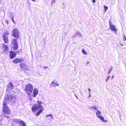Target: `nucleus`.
Wrapping results in <instances>:
<instances>
[{
    "instance_id": "8",
    "label": "nucleus",
    "mask_w": 126,
    "mask_h": 126,
    "mask_svg": "<svg viewBox=\"0 0 126 126\" xmlns=\"http://www.w3.org/2000/svg\"><path fill=\"white\" fill-rule=\"evenodd\" d=\"M109 23L110 27L111 30L115 32H117V29L116 28L115 26L112 24V23H111V21L110 20H109Z\"/></svg>"
},
{
    "instance_id": "29",
    "label": "nucleus",
    "mask_w": 126,
    "mask_h": 126,
    "mask_svg": "<svg viewBox=\"0 0 126 126\" xmlns=\"http://www.w3.org/2000/svg\"><path fill=\"white\" fill-rule=\"evenodd\" d=\"M113 77V76H112L111 78V79H112Z\"/></svg>"
},
{
    "instance_id": "11",
    "label": "nucleus",
    "mask_w": 126,
    "mask_h": 126,
    "mask_svg": "<svg viewBox=\"0 0 126 126\" xmlns=\"http://www.w3.org/2000/svg\"><path fill=\"white\" fill-rule=\"evenodd\" d=\"M24 61V59L16 58L13 61V62L14 63H17L19 62H21Z\"/></svg>"
},
{
    "instance_id": "9",
    "label": "nucleus",
    "mask_w": 126,
    "mask_h": 126,
    "mask_svg": "<svg viewBox=\"0 0 126 126\" xmlns=\"http://www.w3.org/2000/svg\"><path fill=\"white\" fill-rule=\"evenodd\" d=\"M2 49L4 53H6L9 50V48L7 45L4 44H2Z\"/></svg>"
},
{
    "instance_id": "32",
    "label": "nucleus",
    "mask_w": 126,
    "mask_h": 126,
    "mask_svg": "<svg viewBox=\"0 0 126 126\" xmlns=\"http://www.w3.org/2000/svg\"><path fill=\"white\" fill-rule=\"evenodd\" d=\"M76 98H77L78 99V97L77 96H76Z\"/></svg>"
},
{
    "instance_id": "26",
    "label": "nucleus",
    "mask_w": 126,
    "mask_h": 126,
    "mask_svg": "<svg viewBox=\"0 0 126 126\" xmlns=\"http://www.w3.org/2000/svg\"><path fill=\"white\" fill-rule=\"evenodd\" d=\"M88 90L89 91V94L90 93V91H91V89L90 88H89V89H88Z\"/></svg>"
},
{
    "instance_id": "12",
    "label": "nucleus",
    "mask_w": 126,
    "mask_h": 126,
    "mask_svg": "<svg viewBox=\"0 0 126 126\" xmlns=\"http://www.w3.org/2000/svg\"><path fill=\"white\" fill-rule=\"evenodd\" d=\"M15 122L17 123H18L20 125H21V126H26V124L23 121L21 120H16L15 121Z\"/></svg>"
},
{
    "instance_id": "30",
    "label": "nucleus",
    "mask_w": 126,
    "mask_h": 126,
    "mask_svg": "<svg viewBox=\"0 0 126 126\" xmlns=\"http://www.w3.org/2000/svg\"><path fill=\"white\" fill-rule=\"evenodd\" d=\"M6 22L7 23H8V21H7V20L6 21Z\"/></svg>"
},
{
    "instance_id": "27",
    "label": "nucleus",
    "mask_w": 126,
    "mask_h": 126,
    "mask_svg": "<svg viewBox=\"0 0 126 126\" xmlns=\"http://www.w3.org/2000/svg\"><path fill=\"white\" fill-rule=\"evenodd\" d=\"M43 68H48V67L47 66H45Z\"/></svg>"
},
{
    "instance_id": "1",
    "label": "nucleus",
    "mask_w": 126,
    "mask_h": 126,
    "mask_svg": "<svg viewBox=\"0 0 126 126\" xmlns=\"http://www.w3.org/2000/svg\"><path fill=\"white\" fill-rule=\"evenodd\" d=\"M16 92L12 91L9 92L8 94V98L5 99L3 101L2 111L4 114L7 115L11 114V111L7 105L9 103L15 102L16 96L15 95Z\"/></svg>"
},
{
    "instance_id": "13",
    "label": "nucleus",
    "mask_w": 126,
    "mask_h": 126,
    "mask_svg": "<svg viewBox=\"0 0 126 126\" xmlns=\"http://www.w3.org/2000/svg\"><path fill=\"white\" fill-rule=\"evenodd\" d=\"M10 56L11 59H13L16 56V53L15 52L11 51H10Z\"/></svg>"
},
{
    "instance_id": "33",
    "label": "nucleus",
    "mask_w": 126,
    "mask_h": 126,
    "mask_svg": "<svg viewBox=\"0 0 126 126\" xmlns=\"http://www.w3.org/2000/svg\"><path fill=\"white\" fill-rule=\"evenodd\" d=\"M94 109H96V107L95 108H94Z\"/></svg>"
},
{
    "instance_id": "7",
    "label": "nucleus",
    "mask_w": 126,
    "mask_h": 126,
    "mask_svg": "<svg viewBox=\"0 0 126 126\" xmlns=\"http://www.w3.org/2000/svg\"><path fill=\"white\" fill-rule=\"evenodd\" d=\"M14 87V85L13 83L12 82H10L7 85L6 91L8 92L10 91L13 90Z\"/></svg>"
},
{
    "instance_id": "4",
    "label": "nucleus",
    "mask_w": 126,
    "mask_h": 126,
    "mask_svg": "<svg viewBox=\"0 0 126 126\" xmlns=\"http://www.w3.org/2000/svg\"><path fill=\"white\" fill-rule=\"evenodd\" d=\"M10 34V33L8 31H6L3 33L2 36V39L5 44H7L9 42V37L8 35Z\"/></svg>"
},
{
    "instance_id": "16",
    "label": "nucleus",
    "mask_w": 126,
    "mask_h": 126,
    "mask_svg": "<svg viewBox=\"0 0 126 126\" xmlns=\"http://www.w3.org/2000/svg\"><path fill=\"white\" fill-rule=\"evenodd\" d=\"M96 114L97 116V117L98 118H99L100 116H101V112L99 111L98 110L96 112Z\"/></svg>"
},
{
    "instance_id": "2",
    "label": "nucleus",
    "mask_w": 126,
    "mask_h": 126,
    "mask_svg": "<svg viewBox=\"0 0 126 126\" xmlns=\"http://www.w3.org/2000/svg\"><path fill=\"white\" fill-rule=\"evenodd\" d=\"M37 102L38 105L34 104V106L32 108V110L33 112H35L37 110L39 109L38 112H36L35 115H38L41 113L44 110V109L42 106L41 105L42 104V102L38 100Z\"/></svg>"
},
{
    "instance_id": "10",
    "label": "nucleus",
    "mask_w": 126,
    "mask_h": 126,
    "mask_svg": "<svg viewBox=\"0 0 126 126\" xmlns=\"http://www.w3.org/2000/svg\"><path fill=\"white\" fill-rule=\"evenodd\" d=\"M19 65L22 70H27V66L25 63H20Z\"/></svg>"
},
{
    "instance_id": "20",
    "label": "nucleus",
    "mask_w": 126,
    "mask_h": 126,
    "mask_svg": "<svg viewBox=\"0 0 126 126\" xmlns=\"http://www.w3.org/2000/svg\"><path fill=\"white\" fill-rule=\"evenodd\" d=\"M104 9L105 10V11L106 12V10H107V9L108 8V7L106 6L105 5H104Z\"/></svg>"
},
{
    "instance_id": "5",
    "label": "nucleus",
    "mask_w": 126,
    "mask_h": 126,
    "mask_svg": "<svg viewBox=\"0 0 126 126\" xmlns=\"http://www.w3.org/2000/svg\"><path fill=\"white\" fill-rule=\"evenodd\" d=\"M12 35L14 37L18 39L19 37L20 32L19 30L16 28H15L12 30Z\"/></svg>"
},
{
    "instance_id": "31",
    "label": "nucleus",
    "mask_w": 126,
    "mask_h": 126,
    "mask_svg": "<svg viewBox=\"0 0 126 126\" xmlns=\"http://www.w3.org/2000/svg\"><path fill=\"white\" fill-rule=\"evenodd\" d=\"M91 97V95L89 94V97Z\"/></svg>"
},
{
    "instance_id": "3",
    "label": "nucleus",
    "mask_w": 126,
    "mask_h": 126,
    "mask_svg": "<svg viewBox=\"0 0 126 126\" xmlns=\"http://www.w3.org/2000/svg\"><path fill=\"white\" fill-rule=\"evenodd\" d=\"M33 89L32 85L30 83H28L26 85L24 90L27 95H30L32 93Z\"/></svg>"
},
{
    "instance_id": "21",
    "label": "nucleus",
    "mask_w": 126,
    "mask_h": 126,
    "mask_svg": "<svg viewBox=\"0 0 126 126\" xmlns=\"http://www.w3.org/2000/svg\"><path fill=\"white\" fill-rule=\"evenodd\" d=\"M123 38L124 41H125L126 40V37L124 35H123Z\"/></svg>"
},
{
    "instance_id": "17",
    "label": "nucleus",
    "mask_w": 126,
    "mask_h": 126,
    "mask_svg": "<svg viewBox=\"0 0 126 126\" xmlns=\"http://www.w3.org/2000/svg\"><path fill=\"white\" fill-rule=\"evenodd\" d=\"M98 118L100 119L103 122H107V120H105L104 118L102 116H101Z\"/></svg>"
},
{
    "instance_id": "22",
    "label": "nucleus",
    "mask_w": 126,
    "mask_h": 126,
    "mask_svg": "<svg viewBox=\"0 0 126 126\" xmlns=\"http://www.w3.org/2000/svg\"><path fill=\"white\" fill-rule=\"evenodd\" d=\"M48 116H50L51 117H52V114H50L48 115H47L46 116V117H47Z\"/></svg>"
},
{
    "instance_id": "23",
    "label": "nucleus",
    "mask_w": 126,
    "mask_h": 126,
    "mask_svg": "<svg viewBox=\"0 0 126 126\" xmlns=\"http://www.w3.org/2000/svg\"><path fill=\"white\" fill-rule=\"evenodd\" d=\"M110 76H108V77H107V80H106L107 81L110 78Z\"/></svg>"
},
{
    "instance_id": "25",
    "label": "nucleus",
    "mask_w": 126,
    "mask_h": 126,
    "mask_svg": "<svg viewBox=\"0 0 126 126\" xmlns=\"http://www.w3.org/2000/svg\"><path fill=\"white\" fill-rule=\"evenodd\" d=\"M20 51H16V53H17V54H18L21 51V50H20Z\"/></svg>"
},
{
    "instance_id": "14",
    "label": "nucleus",
    "mask_w": 126,
    "mask_h": 126,
    "mask_svg": "<svg viewBox=\"0 0 126 126\" xmlns=\"http://www.w3.org/2000/svg\"><path fill=\"white\" fill-rule=\"evenodd\" d=\"M38 93V90L36 89H34L33 91V96L35 97Z\"/></svg>"
},
{
    "instance_id": "15",
    "label": "nucleus",
    "mask_w": 126,
    "mask_h": 126,
    "mask_svg": "<svg viewBox=\"0 0 126 126\" xmlns=\"http://www.w3.org/2000/svg\"><path fill=\"white\" fill-rule=\"evenodd\" d=\"M59 85V84L58 83H55L54 81L52 82L50 84V85L51 86L53 87H55L56 86H58Z\"/></svg>"
},
{
    "instance_id": "24",
    "label": "nucleus",
    "mask_w": 126,
    "mask_h": 126,
    "mask_svg": "<svg viewBox=\"0 0 126 126\" xmlns=\"http://www.w3.org/2000/svg\"><path fill=\"white\" fill-rule=\"evenodd\" d=\"M12 20L13 21V22L14 23H15V22L14 21V17L13 16L12 17Z\"/></svg>"
},
{
    "instance_id": "6",
    "label": "nucleus",
    "mask_w": 126,
    "mask_h": 126,
    "mask_svg": "<svg viewBox=\"0 0 126 126\" xmlns=\"http://www.w3.org/2000/svg\"><path fill=\"white\" fill-rule=\"evenodd\" d=\"M17 39L16 38H13L11 41V44L14 46L12 48L14 50H16L18 48V46L17 43Z\"/></svg>"
},
{
    "instance_id": "28",
    "label": "nucleus",
    "mask_w": 126,
    "mask_h": 126,
    "mask_svg": "<svg viewBox=\"0 0 126 126\" xmlns=\"http://www.w3.org/2000/svg\"><path fill=\"white\" fill-rule=\"evenodd\" d=\"M95 0H93V3H94L95 2Z\"/></svg>"
},
{
    "instance_id": "19",
    "label": "nucleus",
    "mask_w": 126,
    "mask_h": 126,
    "mask_svg": "<svg viewBox=\"0 0 126 126\" xmlns=\"http://www.w3.org/2000/svg\"><path fill=\"white\" fill-rule=\"evenodd\" d=\"M82 53H84L85 55H87V52H86L85 50L83 49H82Z\"/></svg>"
},
{
    "instance_id": "18",
    "label": "nucleus",
    "mask_w": 126,
    "mask_h": 126,
    "mask_svg": "<svg viewBox=\"0 0 126 126\" xmlns=\"http://www.w3.org/2000/svg\"><path fill=\"white\" fill-rule=\"evenodd\" d=\"M113 67L112 66H111L109 70H108V74H110L112 70L113 69Z\"/></svg>"
}]
</instances>
